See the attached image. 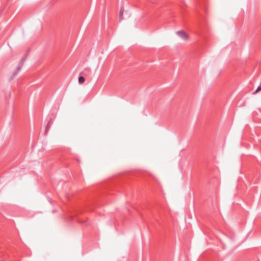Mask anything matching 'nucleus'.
I'll use <instances>...</instances> for the list:
<instances>
[{
	"instance_id": "nucleus-1",
	"label": "nucleus",
	"mask_w": 261,
	"mask_h": 261,
	"mask_svg": "<svg viewBox=\"0 0 261 261\" xmlns=\"http://www.w3.org/2000/svg\"><path fill=\"white\" fill-rule=\"evenodd\" d=\"M176 34L184 41H188L190 38L189 35L183 30L177 31Z\"/></svg>"
},
{
	"instance_id": "nucleus-2",
	"label": "nucleus",
	"mask_w": 261,
	"mask_h": 261,
	"mask_svg": "<svg viewBox=\"0 0 261 261\" xmlns=\"http://www.w3.org/2000/svg\"><path fill=\"white\" fill-rule=\"evenodd\" d=\"M79 83L80 84H82L84 83L85 82V78L82 76H80L79 77Z\"/></svg>"
},
{
	"instance_id": "nucleus-3",
	"label": "nucleus",
	"mask_w": 261,
	"mask_h": 261,
	"mask_svg": "<svg viewBox=\"0 0 261 261\" xmlns=\"http://www.w3.org/2000/svg\"><path fill=\"white\" fill-rule=\"evenodd\" d=\"M261 90V87H258L255 90L254 94H256L258 93L259 91Z\"/></svg>"
}]
</instances>
